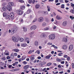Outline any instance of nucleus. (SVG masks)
<instances>
[{"label": "nucleus", "mask_w": 74, "mask_h": 74, "mask_svg": "<svg viewBox=\"0 0 74 74\" xmlns=\"http://www.w3.org/2000/svg\"><path fill=\"white\" fill-rule=\"evenodd\" d=\"M55 38V35L54 34H51L49 36V39L50 40H53Z\"/></svg>", "instance_id": "1"}, {"label": "nucleus", "mask_w": 74, "mask_h": 74, "mask_svg": "<svg viewBox=\"0 0 74 74\" xmlns=\"http://www.w3.org/2000/svg\"><path fill=\"white\" fill-rule=\"evenodd\" d=\"M16 12L19 15H22L23 14V11L21 10H17L16 11Z\"/></svg>", "instance_id": "2"}, {"label": "nucleus", "mask_w": 74, "mask_h": 74, "mask_svg": "<svg viewBox=\"0 0 74 74\" xmlns=\"http://www.w3.org/2000/svg\"><path fill=\"white\" fill-rule=\"evenodd\" d=\"M17 30H18V28H17V27H14L13 29H12V34H13L14 33H16V31H17Z\"/></svg>", "instance_id": "3"}, {"label": "nucleus", "mask_w": 74, "mask_h": 74, "mask_svg": "<svg viewBox=\"0 0 74 74\" xmlns=\"http://www.w3.org/2000/svg\"><path fill=\"white\" fill-rule=\"evenodd\" d=\"M37 27L36 25H33L30 27V29L31 30H35L37 29Z\"/></svg>", "instance_id": "4"}, {"label": "nucleus", "mask_w": 74, "mask_h": 74, "mask_svg": "<svg viewBox=\"0 0 74 74\" xmlns=\"http://www.w3.org/2000/svg\"><path fill=\"white\" fill-rule=\"evenodd\" d=\"M12 40L14 42H18V39H17L16 37H15V36H13L12 37Z\"/></svg>", "instance_id": "5"}, {"label": "nucleus", "mask_w": 74, "mask_h": 74, "mask_svg": "<svg viewBox=\"0 0 74 74\" xmlns=\"http://www.w3.org/2000/svg\"><path fill=\"white\" fill-rule=\"evenodd\" d=\"M10 17L11 18V19H12L13 20L14 19V13L13 12L11 13L10 14Z\"/></svg>", "instance_id": "6"}, {"label": "nucleus", "mask_w": 74, "mask_h": 74, "mask_svg": "<svg viewBox=\"0 0 74 74\" xmlns=\"http://www.w3.org/2000/svg\"><path fill=\"white\" fill-rule=\"evenodd\" d=\"M74 47L73 45H70L69 48V50L70 51H72Z\"/></svg>", "instance_id": "7"}, {"label": "nucleus", "mask_w": 74, "mask_h": 74, "mask_svg": "<svg viewBox=\"0 0 74 74\" xmlns=\"http://www.w3.org/2000/svg\"><path fill=\"white\" fill-rule=\"evenodd\" d=\"M62 26L64 27H65L67 25V22L66 21H64L62 23Z\"/></svg>", "instance_id": "8"}, {"label": "nucleus", "mask_w": 74, "mask_h": 74, "mask_svg": "<svg viewBox=\"0 0 74 74\" xmlns=\"http://www.w3.org/2000/svg\"><path fill=\"white\" fill-rule=\"evenodd\" d=\"M6 9L8 10L9 11L12 10V8H11V7L10 5L7 6V7H6Z\"/></svg>", "instance_id": "9"}, {"label": "nucleus", "mask_w": 74, "mask_h": 74, "mask_svg": "<svg viewBox=\"0 0 74 74\" xmlns=\"http://www.w3.org/2000/svg\"><path fill=\"white\" fill-rule=\"evenodd\" d=\"M38 21L40 22H42V21H44V18L42 17H39L38 19Z\"/></svg>", "instance_id": "10"}, {"label": "nucleus", "mask_w": 74, "mask_h": 74, "mask_svg": "<svg viewBox=\"0 0 74 74\" xmlns=\"http://www.w3.org/2000/svg\"><path fill=\"white\" fill-rule=\"evenodd\" d=\"M5 55L8 56L9 55V51L7 50H5V52L4 53Z\"/></svg>", "instance_id": "11"}, {"label": "nucleus", "mask_w": 74, "mask_h": 74, "mask_svg": "<svg viewBox=\"0 0 74 74\" xmlns=\"http://www.w3.org/2000/svg\"><path fill=\"white\" fill-rule=\"evenodd\" d=\"M56 18L58 20H60V19H62V18L59 15H58L56 16Z\"/></svg>", "instance_id": "12"}, {"label": "nucleus", "mask_w": 74, "mask_h": 74, "mask_svg": "<svg viewBox=\"0 0 74 74\" xmlns=\"http://www.w3.org/2000/svg\"><path fill=\"white\" fill-rule=\"evenodd\" d=\"M21 46L23 47H26L27 46V45L25 43H22L21 45Z\"/></svg>", "instance_id": "13"}, {"label": "nucleus", "mask_w": 74, "mask_h": 74, "mask_svg": "<svg viewBox=\"0 0 74 74\" xmlns=\"http://www.w3.org/2000/svg\"><path fill=\"white\" fill-rule=\"evenodd\" d=\"M45 36H46L45 34L43 33L40 35V37L42 38L43 37H45Z\"/></svg>", "instance_id": "14"}, {"label": "nucleus", "mask_w": 74, "mask_h": 74, "mask_svg": "<svg viewBox=\"0 0 74 74\" xmlns=\"http://www.w3.org/2000/svg\"><path fill=\"white\" fill-rule=\"evenodd\" d=\"M29 65H27L25 66L24 67V70H26L29 68Z\"/></svg>", "instance_id": "15"}, {"label": "nucleus", "mask_w": 74, "mask_h": 74, "mask_svg": "<svg viewBox=\"0 0 74 74\" xmlns=\"http://www.w3.org/2000/svg\"><path fill=\"white\" fill-rule=\"evenodd\" d=\"M63 41L65 42H67V38H63Z\"/></svg>", "instance_id": "16"}, {"label": "nucleus", "mask_w": 74, "mask_h": 74, "mask_svg": "<svg viewBox=\"0 0 74 74\" xmlns=\"http://www.w3.org/2000/svg\"><path fill=\"white\" fill-rule=\"evenodd\" d=\"M49 29V27L47 26L46 27H45L44 28V30H48Z\"/></svg>", "instance_id": "17"}, {"label": "nucleus", "mask_w": 74, "mask_h": 74, "mask_svg": "<svg viewBox=\"0 0 74 74\" xmlns=\"http://www.w3.org/2000/svg\"><path fill=\"white\" fill-rule=\"evenodd\" d=\"M25 6H22L20 7V9L23 10H25Z\"/></svg>", "instance_id": "18"}, {"label": "nucleus", "mask_w": 74, "mask_h": 74, "mask_svg": "<svg viewBox=\"0 0 74 74\" xmlns=\"http://www.w3.org/2000/svg\"><path fill=\"white\" fill-rule=\"evenodd\" d=\"M8 4L10 6H13L14 5V3L13 2H9Z\"/></svg>", "instance_id": "19"}, {"label": "nucleus", "mask_w": 74, "mask_h": 74, "mask_svg": "<svg viewBox=\"0 0 74 74\" xmlns=\"http://www.w3.org/2000/svg\"><path fill=\"white\" fill-rule=\"evenodd\" d=\"M67 48V46L66 45H64L62 47L63 49H66Z\"/></svg>", "instance_id": "20"}, {"label": "nucleus", "mask_w": 74, "mask_h": 74, "mask_svg": "<svg viewBox=\"0 0 74 74\" xmlns=\"http://www.w3.org/2000/svg\"><path fill=\"white\" fill-rule=\"evenodd\" d=\"M47 9L48 11H50L51 10V8L48 6H47Z\"/></svg>", "instance_id": "21"}, {"label": "nucleus", "mask_w": 74, "mask_h": 74, "mask_svg": "<svg viewBox=\"0 0 74 74\" xmlns=\"http://www.w3.org/2000/svg\"><path fill=\"white\" fill-rule=\"evenodd\" d=\"M20 41V42H23L24 41V39L23 38H21L19 39Z\"/></svg>", "instance_id": "22"}, {"label": "nucleus", "mask_w": 74, "mask_h": 74, "mask_svg": "<svg viewBox=\"0 0 74 74\" xmlns=\"http://www.w3.org/2000/svg\"><path fill=\"white\" fill-rule=\"evenodd\" d=\"M13 51H15V52H19V50L18 49H13Z\"/></svg>", "instance_id": "23"}, {"label": "nucleus", "mask_w": 74, "mask_h": 74, "mask_svg": "<svg viewBox=\"0 0 74 74\" xmlns=\"http://www.w3.org/2000/svg\"><path fill=\"white\" fill-rule=\"evenodd\" d=\"M51 47H54V48H55V49H58V47L57 46H56L55 45H52Z\"/></svg>", "instance_id": "24"}, {"label": "nucleus", "mask_w": 74, "mask_h": 74, "mask_svg": "<svg viewBox=\"0 0 74 74\" xmlns=\"http://www.w3.org/2000/svg\"><path fill=\"white\" fill-rule=\"evenodd\" d=\"M30 12H31V10H30V9H28L26 12V14H29V13H30Z\"/></svg>", "instance_id": "25"}, {"label": "nucleus", "mask_w": 74, "mask_h": 74, "mask_svg": "<svg viewBox=\"0 0 74 74\" xmlns=\"http://www.w3.org/2000/svg\"><path fill=\"white\" fill-rule=\"evenodd\" d=\"M35 58L34 57H32V56H31L30 60H34Z\"/></svg>", "instance_id": "26"}, {"label": "nucleus", "mask_w": 74, "mask_h": 74, "mask_svg": "<svg viewBox=\"0 0 74 74\" xmlns=\"http://www.w3.org/2000/svg\"><path fill=\"white\" fill-rule=\"evenodd\" d=\"M18 64V62H15L12 64V66H15L16 64Z\"/></svg>", "instance_id": "27"}, {"label": "nucleus", "mask_w": 74, "mask_h": 74, "mask_svg": "<svg viewBox=\"0 0 74 74\" xmlns=\"http://www.w3.org/2000/svg\"><path fill=\"white\" fill-rule=\"evenodd\" d=\"M35 45L36 46H37V45H38V42L37 41H36L35 42Z\"/></svg>", "instance_id": "28"}, {"label": "nucleus", "mask_w": 74, "mask_h": 74, "mask_svg": "<svg viewBox=\"0 0 74 74\" xmlns=\"http://www.w3.org/2000/svg\"><path fill=\"white\" fill-rule=\"evenodd\" d=\"M23 29L24 31V32H27V28L25 27H23Z\"/></svg>", "instance_id": "29"}, {"label": "nucleus", "mask_w": 74, "mask_h": 74, "mask_svg": "<svg viewBox=\"0 0 74 74\" xmlns=\"http://www.w3.org/2000/svg\"><path fill=\"white\" fill-rule=\"evenodd\" d=\"M47 25V24H46V23H43L42 24V26H43V27H45V26H46V25Z\"/></svg>", "instance_id": "30"}, {"label": "nucleus", "mask_w": 74, "mask_h": 74, "mask_svg": "<svg viewBox=\"0 0 74 74\" xmlns=\"http://www.w3.org/2000/svg\"><path fill=\"white\" fill-rule=\"evenodd\" d=\"M37 21V18H36L34 19L33 21H32V22L33 23H34V22H36V21Z\"/></svg>", "instance_id": "31"}, {"label": "nucleus", "mask_w": 74, "mask_h": 74, "mask_svg": "<svg viewBox=\"0 0 74 74\" xmlns=\"http://www.w3.org/2000/svg\"><path fill=\"white\" fill-rule=\"evenodd\" d=\"M36 8H39L40 7V5H39L38 4H37L36 5Z\"/></svg>", "instance_id": "32"}, {"label": "nucleus", "mask_w": 74, "mask_h": 74, "mask_svg": "<svg viewBox=\"0 0 74 74\" xmlns=\"http://www.w3.org/2000/svg\"><path fill=\"white\" fill-rule=\"evenodd\" d=\"M7 15V13L6 12H5L3 14V16H5Z\"/></svg>", "instance_id": "33"}, {"label": "nucleus", "mask_w": 74, "mask_h": 74, "mask_svg": "<svg viewBox=\"0 0 74 74\" xmlns=\"http://www.w3.org/2000/svg\"><path fill=\"white\" fill-rule=\"evenodd\" d=\"M3 67H4V69H6V68L7 67V64L5 63Z\"/></svg>", "instance_id": "34"}, {"label": "nucleus", "mask_w": 74, "mask_h": 74, "mask_svg": "<svg viewBox=\"0 0 74 74\" xmlns=\"http://www.w3.org/2000/svg\"><path fill=\"white\" fill-rule=\"evenodd\" d=\"M29 40H30V39H29V38H28V37H26L25 38V40L26 41H29Z\"/></svg>", "instance_id": "35"}, {"label": "nucleus", "mask_w": 74, "mask_h": 74, "mask_svg": "<svg viewBox=\"0 0 74 74\" xmlns=\"http://www.w3.org/2000/svg\"><path fill=\"white\" fill-rule=\"evenodd\" d=\"M64 4H62L61 5V7L62 8H64Z\"/></svg>", "instance_id": "36"}, {"label": "nucleus", "mask_w": 74, "mask_h": 74, "mask_svg": "<svg viewBox=\"0 0 74 74\" xmlns=\"http://www.w3.org/2000/svg\"><path fill=\"white\" fill-rule=\"evenodd\" d=\"M6 8L7 7H3L2 8L3 11H5V10H6V9H7Z\"/></svg>", "instance_id": "37"}, {"label": "nucleus", "mask_w": 74, "mask_h": 74, "mask_svg": "<svg viewBox=\"0 0 74 74\" xmlns=\"http://www.w3.org/2000/svg\"><path fill=\"white\" fill-rule=\"evenodd\" d=\"M52 64V63L51 62H49L47 64V65L48 66H51Z\"/></svg>", "instance_id": "38"}, {"label": "nucleus", "mask_w": 74, "mask_h": 74, "mask_svg": "<svg viewBox=\"0 0 74 74\" xmlns=\"http://www.w3.org/2000/svg\"><path fill=\"white\" fill-rule=\"evenodd\" d=\"M37 53L38 54H40V50H37L36 52V53Z\"/></svg>", "instance_id": "39"}, {"label": "nucleus", "mask_w": 74, "mask_h": 74, "mask_svg": "<svg viewBox=\"0 0 74 74\" xmlns=\"http://www.w3.org/2000/svg\"><path fill=\"white\" fill-rule=\"evenodd\" d=\"M32 53V50H30L28 52V53H29V54H30L31 53Z\"/></svg>", "instance_id": "40"}, {"label": "nucleus", "mask_w": 74, "mask_h": 74, "mask_svg": "<svg viewBox=\"0 0 74 74\" xmlns=\"http://www.w3.org/2000/svg\"><path fill=\"white\" fill-rule=\"evenodd\" d=\"M25 58H26L24 57V56H22L21 58V60H25Z\"/></svg>", "instance_id": "41"}, {"label": "nucleus", "mask_w": 74, "mask_h": 74, "mask_svg": "<svg viewBox=\"0 0 74 74\" xmlns=\"http://www.w3.org/2000/svg\"><path fill=\"white\" fill-rule=\"evenodd\" d=\"M50 57H51V56H46L45 57V58H46V59H49Z\"/></svg>", "instance_id": "42"}, {"label": "nucleus", "mask_w": 74, "mask_h": 74, "mask_svg": "<svg viewBox=\"0 0 74 74\" xmlns=\"http://www.w3.org/2000/svg\"><path fill=\"white\" fill-rule=\"evenodd\" d=\"M63 53H58V56H62L63 55Z\"/></svg>", "instance_id": "43"}, {"label": "nucleus", "mask_w": 74, "mask_h": 74, "mask_svg": "<svg viewBox=\"0 0 74 74\" xmlns=\"http://www.w3.org/2000/svg\"><path fill=\"white\" fill-rule=\"evenodd\" d=\"M33 34H34V32H32L29 33V35H33Z\"/></svg>", "instance_id": "44"}, {"label": "nucleus", "mask_w": 74, "mask_h": 74, "mask_svg": "<svg viewBox=\"0 0 74 74\" xmlns=\"http://www.w3.org/2000/svg\"><path fill=\"white\" fill-rule=\"evenodd\" d=\"M7 25L8 26V27H11L12 26V25L10 24H7Z\"/></svg>", "instance_id": "45"}, {"label": "nucleus", "mask_w": 74, "mask_h": 74, "mask_svg": "<svg viewBox=\"0 0 74 74\" xmlns=\"http://www.w3.org/2000/svg\"><path fill=\"white\" fill-rule=\"evenodd\" d=\"M45 64H46V62H43L41 63V64L42 65H44Z\"/></svg>", "instance_id": "46"}, {"label": "nucleus", "mask_w": 74, "mask_h": 74, "mask_svg": "<svg viewBox=\"0 0 74 74\" xmlns=\"http://www.w3.org/2000/svg\"><path fill=\"white\" fill-rule=\"evenodd\" d=\"M5 16L7 19H8V18H10V16L8 15H7Z\"/></svg>", "instance_id": "47"}, {"label": "nucleus", "mask_w": 74, "mask_h": 74, "mask_svg": "<svg viewBox=\"0 0 74 74\" xmlns=\"http://www.w3.org/2000/svg\"><path fill=\"white\" fill-rule=\"evenodd\" d=\"M70 12H71V13H73V14H74V10H70Z\"/></svg>", "instance_id": "48"}, {"label": "nucleus", "mask_w": 74, "mask_h": 74, "mask_svg": "<svg viewBox=\"0 0 74 74\" xmlns=\"http://www.w3.org/2000/svg\"><path fill=\"white\" fill-rule=\"evenodd\" d=\"M59 2H60V3H64V2L63 1V0H59Z\"/></svg>", "instance_id": "49"}, {"label": "nucleus", "mask_w": 74, "mask_h": 74, "mask_svg": "<svg viewBox=\"0 0 74 74\" xmlns=\"http://www.w3.org/2000/svg\"><path fill=\"white\" fill-rule=\"evenodd\" d=\"M19 2H20V3H24V1L22 0H19Z\"/></svg>", "instance_id": "50"}, {"label": "nucleus", "mask_w": 74, "mask_h": 74, "mask_svg": "<svg viewBox=\"0 0 74 74\" xmlns=\"http://www.w3.org/2000/svg\"><path fill=\"white\" fill-rule=\"evenodd\" d=\"M1 59L2 60H6V58H5V57H3V58H1Z\"/></svg>", "instance_id": "51"}, {"label": "nucleus", "mask_w": 74, "mask_h": 74, "mask_svg": "<svg viewBox=\"0 0 74 74\" xmlns=\"http://www.w3.org/2000/svg\"><path fill=\"white\" fill-rule=\"evenodd\" d=\"M57 60L58 62H61V61H62L61 59L59 58H58V59H57Z\"/></svg>", "instance_id": "52"}, {"label": "nucleus", "mask_w": 74, "mask_h": 74, "mask_svg": "<svg viewBox=\"0 0 74 74\" xmlns=\"http://www.w3.org/2000/svg\"><path fill=\"white\" fill-rule=\"evenodd\" d=\"M21 23H23V19L21 18L20 20Z\"/></svg>", "instance_id": "53"}, {"label": "nucleus", "mask_w": 74, "mask_h": 74, "mask_svg": "<svg viewBox=\"0 0 74 74\" xmlns=\"http://www.w3.org/2000/svg\"><path fill=\"white\" fill-rule=\"evenodd\" d=\"M23 63L24 64H27V62L26 61H23Z\"/></svg>", "instance_id": "54"}, {"label": "nucleus", "mask_w": 74, "mask_h": 74, "mask_svg": "<svg viewBox=\"0 0 74 74\" xmlns=\"http://www.w3.org/2000/svg\"><path fill=\"white\" fill-rule=\"evenodd\" d=\"M29 3H31L32 2V0H28Z\"/></svg>", "instance_id": "55"}, {"label": "nucleus", "mask_w": 74, "mask_h": 74, "mask_svg": "<svg viewBox=\"0 0 74 74\" xmlns=\"http://www.w3.org/2000/svg\"><path fill=\"white\" fill-rule=\"evenodd\" d=\"M73 16H70V19H72L71 20H73Z\"/></svg>", "instance_id": "56"}, {"label": "nucleus", "mask_w": 74, "mask_h": 74, "mask_svg": "<svg viewBox=\"0 0 74 74\" xmlns=\"http://www.w3.org/2000/svg\"><path fill=\"white\" fill-rule=\"evenodd\" d=\"M69 1H67V0H65V2L66 3H69Z\"/></svg>", "instance_id": "57"}, {"label": "nucleus", "mask_w": 74, "mask_h": 74, "mask_svg": "<svg viewBox=\"0 0 74 74\" xmlns=\"http://www.w3.org/2000/svg\"><path fill=\"white\" fill-rule=\"evenodd\" d=\"M35 2H36V0H33V2H32V3L34 4V3H35Z\"/></svg>", "instance_id": "58"}, {"label": "nucleus", "mask_w": 74, "mask_h": 74, "mask_svg": "<svg viewBox=\"0 0 74 74\" xmlns=\"http://www.w3.org/2000/svg\"><path fill=\"white\" fill-rule=\"evenodd\" d=\"M71 7H74V4H73L72 3H71Z\"/></svg>", "instance_id": "59"}, {"label": "nucleus", "mask_w": 74, "mask_h": 74, "mask_svg": "<svg viewBox=\"0 0 74 74\" xmlns=\"http://www.w3.org/2000/svg\"><path fill=\"white\" fill-rule=\"evenodd\" d=\"M47 45H52V43H50V42H49V43H48L47 44Z\"/></svg>", "instance_id": "60"}, {"label": "nucleus", "mask_w": 74, "mask_h": 74, "mask_svg": "<svg viewBox=\"0 0 74 74\" xmlns=\"http://www.w3.org/2000/svg\"><path fill=\"white\" fill-rule=\"evenodd\" d=\"M67 60H68V61H69V60H70V57H68L67 58Z\"/></svg>", "instance_id": "61"}, {"label": "nucleus", "mask_w": 74, "mask_h": 74, "mask_svg": "<svg viewBox=\"0 0 74 74\" xmlns=\"http://www.w3.org/2000/svg\"><path fill=\"white\" fill-rule=\"evenodd\" d=\"M10 56H8L7 57V59H10Z\"/></svg>", "instance_id": "62"}, {"label": "nucleus", "mask_w": 74, "mask_h": 74, "mask_svg": "<svg viewBox=\"0 0 74 74\" xmlns=\"http://www.w3.org/2000/svg\"><path fill=\"white\" fill-rule=\"evenodd\" d=\"M14 56H17V53H14Z\"/></svg>", "instance_id": "63"}, {"label": "nucleus", "mask_w": 74, "mask_h": 74, "mask_svg": "<svg viewBox=\"0 0 74 74\" xmlns=\"http://www.w3.org/2000/svg\"><path fill=\"white\" fill-rule=\"evenodd\" d=\"M56 26H54L53 27V29H56Z\"/></svg>", "instance_id": "64"}]
</instances>
